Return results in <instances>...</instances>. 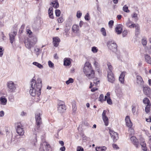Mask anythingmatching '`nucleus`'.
Masks as SVG:
<instances>
[{"label":"nucleus","mask_w":151,"mask_h":151,"mask_svg":"<svg viewBox=\"0 0 151 151\" xmlns=\"http://www.w3.org/2000/svg\"><path fill=\"white\" fill-rule=\"evenodd\" d=\"M91 50L93 53H96L97 52L98 49L96 47H93L92 48Z\"/></svg>","instance_id":"a18cd8bd"},{"label":"nucleus","mask_w":151,"mask_h":151,"mask_svg":"<svg viewBox=\"0 0 151 151\" xmlns=\"http://www.w3.org/2000/svg\"><path fill=\"white\" fill-rule=\"evenodd\" d=\"M147 43V38L145 37H143L142 40V43L143 45H146Z\"/></svg>","instance_id":"f704fd0d"},{"label":"nucleus","mask_w":151,"mask_h":151,"mask_svg":"<svg viewBox=\"0 0 151 151\" xmlns=\"http://www.w3.org/2000/svg\"><path fill=\"white\" fill-rule=\"evenodd\" d=\"M53 41L54 46L55 47H57L60 41V40L58 37H56L53 38Z\"/></svg>","instance_id":"4468645a"},{"label":"nucleus","mask_w":151,"mask_h":151,"mask_svg":"<svg viewBox=\"0 0 151 151\" xmlns=\"http://www.w3.org/2000/svg\"><path fill=\"white\" fill-rule=\"evenodd\" d=\"M136 81L138 84L141 86H143L144 82L142 78L140 76H137Z\"/></svg>","instance_id":"2eb2a0df"},{"label":"nucleus","mask_w":151,"mask_h":151,"mask_svg":"<svg viewBox=\"0 0 151 151\" xmlns=\"http://www.w3.org/2000/svg\"><path fill=\"white\" fill-rule=\"evenodd\" d=\"M42 52V50H40L37 46H35L34 48V52L36 55L37 57L40 55Z\"/></svg>","instance_id":"a211bd4d"},{"label":"nucleus","mask_w":151,"mask_h":151,"mask_svg":"<svg viewBox=\"0 0 151 151\" xmlns=\"http://www.w3.org/2000/svg\"><path fill=\"white\" fill-rule=\"evenodd\" d=\"M4 115V112L3 111H0V116L2 117Z\"/></svg>","instance_id":"774afa93"},{"label":"nucleus","mask_w":151,"mask_h":151,"mask_svg":"<svg viewBox=\"0 0 151 151\" xmlns=\"http://www.w3.org/2000/svg\"><path fill=\"white\" fill-rule=\"evenodd\" d=\"M130 139L131 141L133 142V143L134 145H138V141L135 137L132 136L131 137Z\"/></svg>","instance_id":"393cba45"},{"label":"nucleus","mask_w":151,"mask_h":151,"mask_svg":"<svg viewBox=\"0 0 151 151\" xmlns=\"http://www.w3.org/2000/svg\"><path fill=\"white\" fill-rule=\"evenodd\" d=\"M146 51L148 52L149 54H151V47H150L147 48Z\"/></svg>","instance_id":"bf43d9fd"},{"label":"nucleus","mask_w":151,"mask_h":151,"mask_svg":"<svg viewBox=\"0 0 151 151\" xmlns=\"http://www.w3.org/2000/svg\"><path fill=\"white\" fill-rule=\"evenodd\" d=\"M145 61L147 63L151 64V58L150 56L148 54H145Z\"/></svg>","instance_id":"5701e85b"},{"label":"nucleus","mask_w":151,"mask_h":151,"mask_svg":"<svg viewBox=\"0 0 151 151\" xmlns=\"http://www.w3.org/2000/svg\"><path fill=\"white\" fill-rule=\"evenodd\" d=\"M48 64L50 68H53L54 67V64L50 61H48Z\"/></svg>","instance_id":"79ce46f5"},{"label":"nucleus","mask_w":151,"mask_h":151,"mask_svg":"<svg viewBox=\"0 0 151 151\" xmlns=\"http://www.w3.org/2000/svg\"><path fill=\"white\" fill-rule=\"evenodd\" d=\"M125 121L126 125L129 127H131L132 126V123L130 120L129 116H127L125 118Z\"/></svg>","instance_id":"dca6fc26"},{"label":"nucleus","mask_w":151,"mask_h":151,"mask_svg":"<svg viewBox=\"0 0 151 151\" xmlns=\"http://www.w3.org/2000/svg\"><path fill=\"white\" fill-rule=\"evenodd\" d=\"M52 6L55 8H58L59 6L58 3L57 1H55L51 3Z\"/></svg>","instance_id":"cd10ccee"},{"label":"nucleus","mask_w":151,"mask_h":151,"mask_svg":"<svg viewBox=\"0 0 151 151\" xmlns=\"http://www.w3.org/2000/svg\"><path fill=\"white\" fill-rule=\"evenodd\" d=\"M31 39V41L34 43H36L37 41V38L35 37H31L29 38Z\"/></svg>","instance_id":"58836bf2"},{"label":"nucleus","mask_w":151,"mask_h":151,"mask_svg":"<svg viewBox=\"0 0 151 151\" xmlns=\"http://www.w3.org/2000/svg\"><path fill=\"white\" fill-rule=\"evenodd\" d=\"M114 22L113 20H110L109 22V25L110 27L111 28L112 26L113 25Z\"/></svg>","instance_id":"603ef678"},{"label":"nucleus","mask_w":151,"mask_h":151,"mask_svg":"<svg viewBox=\"0 0 151 151\" xmlns=\"http://www.w3.org/2000/svg\"><path fill=\"white\" fill-rule=\"evenodd\" d=\"M107 46L109 49L113 52H115L117 50V45L114 41L112 40H110L107 42Z\"/></svg>","instance_id":"20e7f679"},{"label":"nucleus","mask_w":151,"mask_h":151,"mask_svg":"<svg viewBox=\"0 0 151 151\" xmlns=\"http://www.w3.org/2000/svg\"><path fill=\"white\" fill-rule=\"evenodd\" d=\"M123 26L121 24H119L115 28V31L117 34H120L122 32Z\"/></svg>","instance_id":"ddd939ff"},{"label":"nucleus","mask_w":151,"mask_h":151,"mask_svg":"<svg viewBox=\"0 0 151 151\" xmlns=\"http://www.w3.org/2000/svg\"><path fill=\"white\" fill-rule=\"evenodd\" d=\"M77 151H84V149L81 147L78 146L77 148Z\"/></svg>","instance_id":"5fc2aeb1"},{"label":"nucleus","mask_w":151,"mask_h":151,"mask_svg":"<svg viewBox=\"0 0 151 151\" xmlns=\"http://www.w3.org/2000/svg\"><path fill=\"white\" fill-rule=\"evenodd\" d=\"M42 115V114L40 112H37L35 114V117L36 126L34 129L33 131V136L35 138V139H34V141L32 143L35 146L36 145V142H37V135L40 130V126L42 124V119L41 117Z\"/></svg>","instance_id":"f03ea898"},{"label":"nucleus","mask_w":151,"mask_h":151,"mask_svg":"<svg viewBox=\"0 0 151 151\" xmlns=\"http://www.w3.org/2000/svg\"><path fill=\"white\" fill-rule=\"evenodd\" d=\"M66 109V108L65 105L60 106L58 107V110L60 112L63 113L65 112Z\"/></svg>","instance_id":"4be33fe9"},{"label":"nucleus","mask_w":151,"mask_h":151,"mask_svg":"<svg viewBox=\"0 0 151 151\" xmlns=\"http://www.w3.org/2000/svg\"><path fill=\"white\" fill-rule=\"evenodd\" d=\"M134 27L135 28V35H137L139 33V27L138 24H135Z\"/></svg>","instance_id":"c756f323"},{"label":"nucleus","mask_w":151,"mask_h":151,"mask_svg":"<svg viewBox=\"0 0 151 151\" xmlns=\"http://www.w3.org/2000/svg\"><path fill=\"white\" fill-rule=\"evenodd\" d=\"M109 133L111 136L113 138V141L116 142L118 139V134L114 131L109 130Z\"/></svg>","instance_id":"9b49d317"},{"label":"nucleus","mask_w":151,"mask_h":151,"mask_svg":"<svg viewBox=\"0 0 151 151\" xmlns=\"http://www.w3.org/2000/svg\"><path fill=\"white\" fill-rule=\"evenodd\" d=\"M83 72L87 77L89 79L94 77V71L91 64L88 62H86L85 63L83 68Z\"/></svg>","instance_id":"7ed1b4c3"},{"label":"nucleus","mask_w":151,"mask_h":151,"mask_svg":"<svg viewBox=\"0 0 151 151\" xmlns=\"http://www.w3.org/2000/svg\"><path fill=\"white\" fill-rule=\"evenodd\" d=\"M135 24L132 23V22L129 19L126 23V26L128 27L132 28H134Z\"/></svg>","instance_id":"f3484780"},{"label":"nucleus","mask_w":151,"mask_h":151,"mask_svg":"<svg viewBox=\"0 0 151 151\" xmlns=\"http://www.w3.org/2000/svg\"><path fill=\"white\" fill-rule=\"evenodd\" d=\"M24 44L26 47L29 49H31L33 46V42L31 41V39L27 38L24 40Z\"/></svg>","instance_id":"1a4fd4ad"},{"label":"nucleus","mask_w":151,"mask_h":151,"mask_svg":"<svg viewBox=\"0 0 151 151\" xmlns=\"http://www.w3.org/2000/svg\"><path fill=\"white\" fill-rule=\"evenodd\" d=\"M73 60L70 58H67V66L70 65L71 62Z\"/></svg>","instance_id":"4c0bfd02"},{"label":"nucleus","mask_w":151,"mask_h":151,"mask_svg":"<svg viewBox=\"0 0 151 151\" xmlns=\"http://www.w3.org/2000/svg\"><path fill=\"white\" fill-rule=\"evenodd\" d=\"M123 10L124 12L128 13L129 12V10L128 9V7L127 5H125L123 8Z\"/></svg>","instance_id":"e433bc0d"},{"label":"nucleus","mask_w":151,"mask_h":151,"mask_svg":"<svg viewBox=\"0 0 151 151\" xmlns=\"http://www.w3.org/2000/svg\"><path fill=\"white\" fill-rule=\"evenodd\" d=\"M143 101L144 104H147V105L151 104L150 100L147 98H145L143 99Z\"/></svg>","instance_id":"72a5a7b5"},{"label":"nucleus","mask_w":151,"mask_h":151,"mask_svg":"<svg viewBox=\"0 0 151 151\" xmlns=\"http://www.w3.org/2000/svg\"><path fill=\"white\" fill-rule=\"evenodd\" d=\"M112 147L116 149H119V147L117 146V145L114 144H112Z\"/></svg>","instance_id":"e2e57ef3"},{"label":"nucleus","mask_w":151,"mask_h":151,"mask_svg":"<svg viewBox=\"0 0 151 151\" xmlns=\"http://www.w3.org/2000/svg\"><path fill=\"white\" fill-rule=\"evenodd\" d=\"M16 126L17 133L20 135H23L24 132L22 124L18 123L16 124Z\"/></svg>","instance_id":"0eeeda50"},{"label":"nucleus","mask_w":151,"mask_h":151,"mask_svg":"<svg viewBox=\"0 0 151 151\" xmlns=\"http://www.w3.org/2000/svg\"><path fill=\"white\" fill-rule=\"evenodd\" d=\"M63 105H65L63 101H60L58 104V106H59Z\"/></svg>","instance_id":"052dcab7"},{"label":"nucleus","mask_w":151,"mask_h":151,"mask_svg":"<svg viewBox=\"0 0 151 151\" xmlns=\"http://www.w3.org/2000/svg\"><path fill=\"white\" fill-rule=\"evenodd\" d=\"M126 73L125 72H122L119 77V81L122 83H124V78Z\"/></svg>","instance_id":"6ab92c4d"},{"label":"nucleus","mask_w":151,"mask_h":151,"mask_svg":"<svg viewBox=\"0 0 151 151\" xmlns=\"http://www.w3.org/2000/svg\"><path fill=\"white\" fill-rule=\"evenodd\" d=\"M106 126H107L109 124V119L108 117H105L102 118Z\"/></svg>","instance_id":"473e14b6"},{"label":"nucleus","mask_w":151,"mask_h":151,"mask_svg":"<svg viewBox=\"0 0 151 151\" xmlns=\"http://www.w3.org/2000/svg\"><path fill=\"white\" fill-rule=\"evenodd\" d=\"M9 90L11 92H14L16 88V85L14 82L12 81H8L6 83Z\"/></svg>","instance_id":"39448f33"},{"label":"nucleus","mask_w":151,"mask_h":151,"mask_svg":"<svg viewBox=\"0 0 151 151\" xmlns=\"http://www.w3.org/2000/svg\"><path fill=\"white\" fill-rule=\"evenodd\" d=\"M4 49L3 47L0 46V57H2L3 54V51Z\"/></svg>","instance_id":"c03bdc74"},{"label":"nucleus","mask_w":151,"mask_h":151,"mask_svg":"<svg viewBox=\"0 0 151 151\" xmlns=\"http://www.w3.org/2000/svg\"><path fill=\"white\" fill-rule=\"evenodd\" d=\"M108 104H112L111 100L110 99V98H109L106 100Z\"/></svg>","instance_id":"4d7b16f0"},{"label":"nucleus","mask_w":151,"mask_h":151,"mask_svg":"<svg viewBox=\"0 0 151 151\" xmlns=\"http://www.w3.org/2000/svg\"><path fill=\"white\" fill-rule=\"evenodd\" d=\"M98 90V88H93L91 89V91L92 92H94L95 91H97Z\"/></svg>","instance_id":"338daca9"},{"label":"nucleus","mask_w":151,"mask_h":151,"mask_svg":"<svg viewBox=\"0 0 151 151\" xmlns=\"http://www.w3.org/2000/svg\"><path fill=\"white\" fill-rule=\"evenodd\" d=\"M106 149V148L104 146L96 147V151H105Z\"/></svg>","instance_id":"a878e982"},{"label":"nucleus","mask_w":151,"mask_h":151,"mask_svg":"<svg viewBox=\"0 0 151 151\" xmlns=\"http://www.w3.org/2000/svg\"><path fill=\"white\" fill-rule=\"evenodd\" d=\"M74 80L73 79L71 78H69V80L67 81V84H68L70 83H72L73 82Z\"/></svg>","instance_id":"09e8293b"},{"label":"nucleus","mask_w":151,"mask_h":151,"mask_svg":"<svg viewBox=\"0 0 151 151\" xmlns=\"http://www.w3.org/2000/svg\"><path fill=\"white\" fill-rule=\"evenodd\" d=\"M94 65L95 66L96 68L99 67V64L96 61H95L94 63Z\"/></svg>","instance_id":"69168bd1"},{"label":"nucleus","mask_w":151,"mask_h":151,"mask_svg":"<svg viewBox=\"0 0 151 151\" xmlns=\"http://www.w3.org/2000/svg\"><path fill=\"white\" fill-rule=\"evenodd\" d=\"M94 78L93 80V83H94L96 85L98 84L99 83V80H98V79L96 78Z\"/></svg>","instance_id":"49530a36"},{"label":"nucleus","mask_w":151,"mask_h":151,"mask_svg":"<svg viewBox=\"0 0 151 151\" xmlns=\"http://www.w3.org/2000/svg\"><path fill=\"white\" fill-rule=\"evenodd\" d=\"M127 30H124L122 32V36L123 37H125L127 34Z\"/></svg>","instance_id":"3c124183"},{"label":"nucleus","mask_w":151,"mask_h":151,"mask_svg":"<svg viewBox=\"0 0 151 151\" xmlns=\"http://www.w3.org/2000/svg\"><path fill=\"white\" fill-rule=\"evenodd\" d=\"M144 141L141 142L140 144L142 146V150L144 151H146L147 150V148L146 144L144 143Z\"/></svg>","instance_id":"7c9ffc66"},{"label":"nucleus","mask_w":151,"mask_h":151,"mask_svg":"<svg viewBox=\"0 0 151 151\" xmlns=\"http://www.w3.org/2000/svg\"><path fill=\"white\" fill-rule=\"evenodd\" d=\"M89 14L88 13H87L85 16V19L86 20H89Z\"/></svg>","instance_id":"13d9d810"},{"label":"nucleus","mask_w":151,"mask_h":151,"mask_svg":"<svg viewBox=\"0 0 151 151\" xmlns=\"http://www.w3.org/2000/svg\"><path fill=\"white\" fill-rule=\"evenodd\" d=\"M106 111L104 110L103 111V112L102 114V118L105 117H107L106 114Z\"/></svg>","instance_id":"6e6d98bb"},{"label":"nucleus","mask_w":151,"mask_h":151,"mask_svg":"<svg viewBox=\"0 0 151 151\" xmlns=\"http://www.w3.org/2000/svg\"><path fill=\"white\" fill-rule=\"evenodd\" d=\"M7 102L6 99L4 96L0 97V103L3 105H5Z\"/></svg>","instance_id":"aec40b11"},{"label":"nucleus","mask_w":151,"mask_h":151,"mask_svg":"<svg viewBox=\"0 0 151 151\" xmlns=\"http://www.w3.org/2000/svg\"><path fill=\"white\" fill-rule=\"evenodd\" d=\"M73 110V112L75 113L77 110V106L76 105V102L74 101L72 102Z\"/></svg>","instance_id":"2f4dec72"},{"label":"nucleus","mask_w":151,"mask_h":151,"mask_svg":"<svg viewBox=\"0 0 151 151\" xmlns=\"http://www.w3.org/2000/svg\"><path fill=\"white\" fill-rule=\"evenodd\" d=\"M72 29L74 33H77L79 32V26L76 24H74L73 25Z\"/></svg>","instance_id":"412c9836"},{"label":"nucleus","mask_w":151,"mask_h":151,"mask_svg":"<svg viewBox=\"0 0 151 151\" xmlns=\"http://www.w3.org/2000/svg\"><path fill=\"white\" fill-rule=\"evenodd\" d=\"M132 17L137 18V14L135 12L133 13V14L132 15Z\"/></svg>","instance_id":"680f3d73"},{"label":"nucleus","mask_w":151,"mask_h":151,"mask_svg":"<svg viewBox=\"0 0 151 151\" xmlns=\"http://www.w3.org/2000/svg\"><path fill=\"white\" fill-rule=\"evenodd\" d=\"M32 64L36 66L40 69H42L43 68V66L37 62H34L32 63Z\"/></svg>","instance_id":"c85d7f7f"},{"label":"nucleus","mask_w":151,"mask_h":151,"mask_svg":"<svg viewBox=\"0 0 151 151\" xmlns=\"http://www.w3.org/2000/svg\"><path fill=\"white\" fill-rule=\"evenodd\" d=\"M58 21L59 23H61L63 21V19L62 17H60L58 19Z\"/></svg>","instance_id":"0e129e2a"},{"label":"nucleus","mask_w":151,"mask_h":151,"mask_svg":"<svg viewBox=\"0 0 151 151\" xmlns=\"http://www.w3.org/2000/svg\"><path fill=\"white\" fill-rule=\"evenodd\" d=\"M82 13L80 11H78L77 12L76 16L78 18H80L82 15Z\"/></svg>","instance_id":"de8ad7c7"},{"label":"nucleus","mask_w":151,"mask_h":151,"mask_svg":"<svg viewBox=\"0 0 151 151\" xmlns=\"http://www.w3.org/2000/svg\"><path fill=\"white\" fill-rule=\"evenodd\" d=\"M104 95L102 94H101L99 97V101L102 102L104 101Z\"/></svg>","instance_id":"37998d69"},{"label":"nucleus","mask_w":151,"mask_h":151,"mask_svg":"<svg viewBox=\"0 0 151 151\" xmlns=\"http://www.w3.org/2000/svg\"><path fill=\"white\" fill-rule=\"evenodd\" d=\"M17 30L15 29L9 34L10 42L12 44L15 41V37L17 34Z\"/></svg>","instance_id":"9d476101"},{"label":"nucleus","mask_w":151,"mask_h":151,"mask_svg":"<svg viewBox=\"0 0 151 151\" xmlns=\"http://www.w3.org/2000/svg\"><path fill=\"white\" fill-rule=\"evenodd\" d=\"M31 86L29 92L30 94L33 96H35V101L37 102L40 100L39 96L41 94V89L42 87V80L40 78H38L35 80L34 77L30 82Z\"/></svg>","instance_id":"f257e3e1"},{"label":"nucleus","mask_w":151,"mask_h":151,"mask_svg":"<svg viewBox=\"0 0 151 151\" xmlns=\"http://www.w3.org/2000/svg\"><path fill=\"white\" fill-rule=\"evenodd\" d=\"M44 146L45 147L46 151H51V148L50 145L46 142H43L40 145L39 149L40 151H44Z\"/></svg>","instance_id":"423d86ee"},{"label":"nucleus","mask_w":151,"mask_h":151,"mask_svg":"<svg viewBox=\"0 0 151 151\" xmlns=\"http://www.w3.org/2000/svg\"><path fill=\"white\" fill-rule=\"evenodd\" d=\"M17 142L18 139L15 136H14V137L12 138L11 143L13 144H16L17 143Z\"/></svg>","instance_id":"bb28decb"},{"label":"nucleus","mask_w":151,"mask_h":151,"mask_svg":"<svg viewBox=\"0 0 151 151\" xmlns=\"http://www.w3.org/2000/svg\"><path fill=\"white\" fill-rule=\"evenodd\" d=\"M101 31L102 33V34L104 36H106V31L105 30V29L104 28L102 27L101 28Z\"/></svg>","instance_id":"a19ab883"},{"label":"nucleus","mask_w":151,"mask_h":151,"mask_svg":"<svg viewBox=\"0 0 151 151\" xmlns=\"http://www.w3.org/2000/svg\"><path fill=\"white\" fill-rule=\"evenodd\" d=\"M9 101L11 102H13L14 101V97L13 96H10L9 98Z\"/></svg>","instance_id":"864d4df0"},{"label":"nucleus","mask_w":151,"mask_h":151,"mask_svg":"<svg viewBox=\"0 0 151 151\" xmlns=\"http://www.w3.org/2000/svg\"><path fill=\"white\" fill-rule=\"evenodd\" d=\"M107 65L108 67L109 72H112V67L111 65V63H107Z\"/></svg>","instance_id":"ea45409f"},{"label":"nucleus","mask_w":151,"mask_h":151,"mask_svg":"<svg viewBox=\"0 0 151 151\" xmlns=\"http://www.w3.org/2000/svg\"><path fill=\"white\" fill-rule=\"evenodd\" d=\"M55 14L56 15L57 17H59L60 14V12L59 9H57L55 10Z\"/></svg>","instance_id":"8fccbe9b"},{"label":"nucleus","mask_w":151,"mask_h":151,"mask_svg":"<svg viewBox=\"0 0 151 151\" xmlns=\"http://www.w3.org/2000/svg\"><path fill=\"white\" fill-rule=\"evenodd\" d=\"M53 8L52 7H50L48 10V14L50 18L53 19L54 16L53 14Z\"/></svg>","instance_id":"b1692460"},{"label":"nucleus","mask_w":151,"mask_h":151,"mask_svg":"<svg viewBox=\"0 0 151 151\" xmlns=\"http://www.w3.org/2000/svg\"><path fill=\"white\" fill-rule=\"evenodd\" d=\"M150 106L151 104H150L147 105L146 106L145 108V111L146 113H148L149 112Z\"/></svg>","instance_id":"c9c22d12"},{"label":"nucleus","mask_w":151,"mask_h":151,"mask_svg":"<svg viewBox=\"0 0 151 151\" xmlns=\"http://www.w3.org/2000/svg\"><path fill=\"white\" fill-rule=\"evenodd\" d=\"M143 91L144 94L147 97H150L151 96V89L148 86H143Z\"/></svg>","instance_id":"6e6552de"},{"label":"nucleus","mask_w":151,"mask_h":151,"mask_svg":"<svg viewBox=\"0 0 151 151\" xmlns=\"http://www.w3.org/2000/svg\"><path fill=\"white\" fill-rule=\"evenodd\" d=\"M108 81L112 83H113L115 80V78L112 72L108 71Z\"/></svg>","instance_id":"f8f14e48"}]
</instances>
